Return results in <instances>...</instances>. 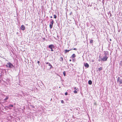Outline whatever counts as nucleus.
<instances>
[{
    "instance_id": "10",
    "label": "nucleus",
    "mask_w": 122,
    "mask_h": 122,
    "mask_svg": "<svg viewBox=\"0 0 122 122\" xmlns=\"http://www.w3.org/2000/svg\"><path fill=\"white\" fill-rule=\"evenodd\" d=\"M76 57V55H75L74 54H73L71 56V57L72 58H74L75 57Z\"/></svg>"
},
{
    "instance_id": "20",
    "label": "nucleus",
    "mask_w": 122,
    "mask_h": 122,
    "mask_svg": "<svg viewBox=\"0 0 122 122\" xmlns=\"http://www.w3.org/2000/svg\"><path fill=\"white\" fill-rule=\"evenodd\" d=\"M120 79V77H118V78H117V82L118 81V80H121V79Z\"/></svg>"
},
{
    "instance_id": "26",
    "label": "nucleus",
    "mask_w": 122,
    "mask_h": 122,
    "mask_svg": "<svg viewBox=\"0 0 122 122\" xmlns=\"http://www.w3.org/2000/svg\"><path fill=\"white\" fill-rule=\"evenodd\" d=\"M67 92H66L65 93V95H67Z\"/></svg>"
},
{
    "instance_id": "24",
    "label": "nucleus",
    "mask_w": 122,
    "mask_h": 122,
    "mask_svg": "<svg viewBox=\"0 0 122 122\" xmlns=\"http://www.w3.org/2000/svg\"><path fill=\"white\" fill-rule=\"evenodd\" d=\"M37 63H38L39 66H40V62L39 61H38L37 62Z\"/></svg>"
},
{
    "instance_id": "15",
    "label": "nucleus",
    "mask_w": 122,
    "mask_h": 122,
    "mask_svg": "<svg viewBox=\"0 0 122 122\" xmlns=\"http://www.w3.org/2000/svg\"><path fill=\"white\" fill-rule=\"evenodd\" d=\"M67 52H68L67 50H64V53L65 54Z\"/></svg>"
},
{
    "instance_id": "3",
    "label": "nucleus",
    "mask_w": 122,
    "mask_h": 122,
    "mask_svg": "<svg viewBox=\"0 0 122 122\" xmlns=\"http://www.w3.org/2000/svg\"><path fill=\"white\" fill-rule=\"evenodd\" d=\"M119 85L120 86H122V79L121 80H118L117 82Z\"/></svg>"
},
{
    "instance_id": "25",
    "label": "nucleus",
    "mask_w": 122,
    "mask_h": 122,
    "mask_svg": "<svg viewBox=\"0 0 122 122\" xmlns=\"http://www.w3.org/2000/svg\"><path fill=\"white\" fill-rule=\"evenodd\" d=\"M61 102L62 103H64V101L63 100H62Z\"/></svg>"
},
{
    "instance_id": "4",
    "label": "nucleus",
    "mask_w": 122,
    "mask_h": 122,
    "mask_svg": "<svg viewBox=\"0 0 122 122\" xmlns=\"http://www.w3.org/2000/svg\"><path fill=\"white\" fill-rule=\"evenodd\" d=\"M49 47L51 49V51H53V50L52 49V48H54V46L53 45L51 44L50 45H49Z\"/></svg>"
},
{
    "instance_id": "7",
    "label": "nucleus",
    "mask_w": 122,
    "mask_h": 122,
    "mask_svg": "<svg viewBox=\"0 0 122 122\" xmlns=\"http://www.w3.org/2000/svg\"><path fill=\"white\" fill-rule=\"evenodd\" d=\"M46 64H48V65L49 66H51V67L50 68V69L51 68V67H52V66L51 65V64L49 63V62H47L46 63Z\"/></svg>"
},
{
    "instance_id": "28",
    "label": "nucleus",
    "mask_w": 122,
    "mask_h": 122,
    "mask_svg": "<svg viewBox=\"0 0 122 122\" xmlns=\"http://www.w3.org/2000/svg\"><path fill=\"white\" fill-rule=\"evenodd\" d=\"M74 89H76V90H77V89H76V87H74Z\"/></svg>"
},
{
    "instance_id": "19",
    "label": "nucleus",
    "mask_w": 122,
    "mask_h": 122,
    "mask_svg": "<svg viewBox=\"0 0 122 122\" xmlns=\"http://www.w3.org/2000/svg\"><path fill=\"white\" fill-rule=\"evenodd\" d=\"M104 54H105V56H107V55L108 54V52H105Z\"/></svg>"
},
{
    "instance_id": "13",
    "label": "nucleus",
    "mask_w": 122,
    "mask_h": 122,
    "mask_svg": "<svg viewBox=\"0 0 122 122\" xmlns=\"http://www.w3.org/2000/svg\"><path fill=\"white\" fill-rule=\"evenodd\" d=\"M53 27V25L51 24L50 25V29H51Z\"/></svg>"
},
{
    "instance_id": "23",
    "label": "nucleus",
    "mask_w": 122,
    "mask_h": 122,
    "mask_svg": "<svg viewBox=\"0 0 122 122\" xmlns=\"http://www.w3.org/2000/svg\"><path fill=\"white\" fill-rule=\"evenodd\" d=\"M72 49H73V50H77V49H76V48H74Z\"/></svg>"
},
{
    "instance_id": "1",
    "label": "nucleus",
    "mask_w": 122,
    "mask_h": 122,
    "mask_svg": "<svg viewBox=\"0 0 122 122\" xmlns=\"http://www.w3.org/2000/svg\"><path fill=\"white\" fill-rule=\"evenodd\" d=\"M108 58V57L107 56H104L102 58L100 61L102 60L103 61H107Z\"/></svg>"
},
{
    "instance_id": "16",
    "label": "nucleus",
    "mask_w": 122,
    "mask_h": 122,
    "mask_svg": "<svg viewBox=\"0 0 122 122\" xmlns=\"http://www.w3.org/2000/svg\"><path fill=\"white\" fill-rule=\"evenodd\" d=\"M66 73L65 72V71H64V72H63V75H64V76H66Z\"/></svg>"
},
{
    "instance_id": "17",
    "label": "nucleus",
    "mask_w": 122,
    "mask_h": 122,
    "mask_svg": "<svg viewBox=\"0 0 122 122\" xmlns=\"http://www.w3.org/2000/svg\"><path fill=\"white\" fill-rule=\"evenodd\" d=\"M60 61H63V58L61 57L60 58Z\"/></svg>"
},
{
    "instance_id": "30",
    "label": "nucleus",
    "mask_w": 122,
    "mask_h": 122,
    "mask_svg": "<svg viewBox=\"0 0 122 122\" xmlns=\"http://www.w3.org/2000/svg\"><path fill=\"white\" fill-rule=\"evenodd\" d=\"M69 61H71V60L70 59V60Z\"/></svg>"
},
{
    "instance_id": "9",
    "label": "nucleus",
    "mask_w": 122,
    "mask_h": 122,
    "mask_svg": "<svg viewBox=\"0 0 122 122\" xmlns=\"http://www.w3.org/2000/svg\"><path fill=\"white\" fill-rule=\"evenodd\" d=\"M88 83L89 84L91 85L92 84V82L91 80H89L88 81Z\"/></svg>"
},
{
    "instance_id": "27",
    "label": "nucleus",
    "mask_w": 122,
    "mask_h": 122,
    "mask_svg": "<svg viewBox=\"0 0 122 122\" xmlns=\"http://www.w3.org/2000/svg\"><path fill=\"white\" fill-rule=\"evenodd\" d=\"M71 50H71H67V51L68 52L69 51H70Z\"/></svg>"
},
{
    "instance_id": "2",
    "label": "nucleus",
    "mask_w": 122,
    "mask_h": 122,
    "mask_svg": "<svg viewBox=\"0 0 122 122\" xmlns=\"http://www.w3.org/2000/svg\"><path fill=\"white\" fill-rule=\"evenodd\" d=\"M6 66L7 67L10 68H12V67L13 66L12 64L10 62L7 63Z\"/></svg>"
},
{
    "instance_id": "22",
    "label": "nucleus",
    "mask_w": 122,
    "mask_h": 122,
    "mask_svg": "<svg viewBox=\"0 0 122 122\" xmlns=\"http://www.w3.org/2000/svg\"><path fill=\"white\" fill-rule=\"evenodd\" d=\"M54 18L56 19L57 17L56 16V15H54Z\"/></svg>"
},
{
    "instance_id": "12",
    "label": "nucleus",
    "mask_w": 122,
    "mask_h": 122,
    "mask_svg": "<svg viewBox=\"0 0 122 122\" xmlns=\"http://www.w3.org/2000/svg\"><path fill=\"white\" fill-rule=\"evenodd\" d=\"M9 97L8 96H6L4 99V100L5 101Z\"/></svg>"
},
{
    "instance_id": "5",
    "label": "nucleus",
    "mask_w": 122,
    "mask_h": 122,
    "mask_svg": "<svg viewBox=\"0 0 122 122\" xmlns=\"http://www.w3.org/2000/svg\"><path fill=\"white\" fill-rule=\"evenodd\" d=\"M21 30H25V27L23 25H21Z\"/></svg>"
},
{
    "instance_id": "6",
    "label": "nucleus",
    "mask_w": 122,
    "mask_h": 122,
    "mask_svg": "<svg viewBox=\"0 0 122 122\" xmlns=\"http://www.w3.org/2000/svg\"><path fill=\"white\" fill-rule=\"evenodd\" d=\"M84 66H85L87 67L88 68L89 67V65L87 63H84Z\"/></svg>"
},
{
    "instance_id": "8",
    "label": "nucleus",
    "mask_w": 122,
    "mask_h": 122,
    "mask_svg": "<svg viewBox=\"0 0 122 122\" xmlns=\"http://www.w3.org/2000/svg\"><path fill=\"white\" fill-rule=\"evenodd\" d=\"M13 105H9L8 106V108H9L11 109L10 108V107H13Z\"/></svg>"
},
{
    "instance_id": "11",
    "label": "nucleus",
    "mask_w": 122,
    "mask_h": 122,
    "mask_svg": "<svg viewBox=\"0 0 122 122\" xmlns=\"http://www.w3.org/2000/svg\"><path fill=\"white\" fill-rule=\"evenodd\" d=\"M51 20H52L51 21V24L53 25L54 23V21L52 19H51Z\"/></svg>"
},
{
    "instance_id": "14",
    "label": "nucleus",
    "mask_w": 122,
    "mask_h": 122,
    "mask_svg": "<svg viewBox=\"0 0 122 122\" xmlns=\"http://www.w3.org/2000/svg\"><path fill=\"white\" fill-rule=\"evenodd\" d=\"M102 69V67H100L99 69V71H101Z\"/></svg>"
},
{
    "instance_id": "21",
    "label": "nucleus",
    "mask_w": 122,
    "mask_h": 122,
    "mask_svg": "<svg viewBox=\"0 0 122 122\" xmlns=\"http://www.w3.org/2000/svg\"><path fill=\"white\" fill-rule=\"evenodd\" d=\"M74 92L75 93H77V92L76 91V90H75L74 91Z\"/></svg>"
},
{
    "instance_id": "29",
    "label": "nucleus",
    "mask_w": 122,
    "mask_h": 122,
    "mask_svg": "<svg viewBox=\"0 0 122 122\" xmlns=\"http://www.w3.org/2000/svg\"><path fill=\"white\" fill-rule=\"evenodd\" d=\"M50 17L51 18H52V16H50Z\"/></svg>"
},
{
    "instance_id": "18",
    "label": "nucleus",
    "mask_w": 122,
    "mask_h": 122,
    "mask_svg": "<svg viewBox=\"0 0 122 122\" xmlns=\"http://www.w3.org/2000/svg\"><path fill=\"white\" fill-rule=\"evenodd\" d=\"M93 40H91L90 41V42L91 43H93Z\"/></svg>"
}]
</instances>
